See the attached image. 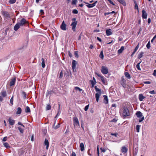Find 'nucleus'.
<instances>
[{
    "label": "nucleus",
    "instance_id": "nucleus-32",
    "mask_svg": "<svg viewBox=\"0 0 156 156\" xmlns=\"http://www.w3.org/2000/svg\"><path fill=\"white\" fill-rule=\"evenodd\" d=\"M18 130L20 131V133H23L24 132V129L22 128L21 127L19 126L18 127Z\"/></svg>",
    "mask_w": 156,
    "mask_h": 156
},
{
    "label": "nucleus",
    "instance_id": "nucleus-30",
    "mask_svg": "<svg viewBox=\"0 0 156 156\" xmlns=\"http://www.w3.org/2000/svg\"><path fill=\"white\" fill-rule=\"evenodd\" d=\"M120 3L122 4L123 5L125 6L126 5V4L124 0H117Z\"/></svg>",
    "mask_w": 156,
    "mask_h": 156
},
{
    "label": "nucleus",
    "instance_id": "nucleus-48",
    "mask_svg": "<svg viewBox=\"0 0 156 156\" xmlns=\"http://www.w3.org/2000/svg\"><path fill=\"white\" fill-rule=\"evenodd\" d=\"M134 3H135V9H137L138 10V6L135 1Z\"/></svg>",
    "mask_w": 156,
    "mask_h": 156
},
{
    "label": "nucleus",
    "instance_id": "nucleus-61",
    "mask_svg": "<svg viewBox=\"0 0 156 156\" xmlns=\"http://www.w3.org/2000/svg\"><path fill=\"white\" fill-rule=\"evenodd\" d=\"M111 135L112 136H115V137H117V133H111Z\"/></svg>",
    "mask_w": 156,
    "mask_h": 156
},
{
    "label": "nucleus",
    "instance_id": "nucleus-20",
    "mask_svg": "<svg viewBox=\"0 0 156 156\" xmlns=\"http://www.w3.org/2000/svg\"><path fill=\"white\" fill-rule=\"evenodd\" d=\"M145 97L143 96L142 94H140L139 96V99L140 101H143V99L145 98Z\"/></svg>",
    "mask_w": 156,
    "mask_h": 156
},
{
    "label": "nucleus",
    "instance_id": "nucleus-58",
    "mask_svg": "<svg viewBox=\"0 0 156 156\" xmlns=\"http://www.w3.org/2000/svg\"><path fill=\"white\" fill-rule=\"evenodd\" d=\"M108 1L109 2L113 5H115V4L111 0H108Z\"/></svg>",
    "mask_w": 156,
    "mask_h": 156
},
{
    "label": "nucleus",
    "instance_id": "nucleus-34",
    "mask_svg": "<svg viewBox=\"0 0 156 156\" xmlns=\"http://www.w3.org/2000/svg\"><path fill=\"white\" fill-rule=\"evenodd\" d=\"M144 52H141L139 55H138V58L139 59L140 58H141L143 55Z\"/></svg>",
    "mask_w": 156,
    "mask_h": 156
},
{
    "label": "nucleus",
    "instance_id": "nucleus-51",
    "mask_svg": "<svg viewBox=\"0 0 156 156\" xmlns=\"http://www.w3.org/2000/svg\"><path fill=\"white\" fill-rule=\"evenodd\" d=\"M78 52L77 51H75L74 52L75 56L76 58H78L79 57Z\"/></svg>",
    "mask_w": 156,
    "mask_h": 156
},
{
    "label": "nucleus",
    "instance_id": "nucleus-25",
    "mask_svg": "<svg viewBox=\"0 0 156 156\" xmlns=\"http://www.w3.org/2000/svg\"><path fill=\"white\" fill-rule=\"evenodd\" d=\"M125 76L128 79H130L131 78V76L130 75L129 73L127 72H126L124 73Z\"/></svg>",
    "mask_w": 156,
    "mask_h": 156
},
{
    "label": "nucleus",
    "instance_id": "nucleus-33",
    "mask_svg": "<svg viewBox=\"0 0 156 156\" xmlns=\"http://www.w3.org/2000/svg\"><path fill=\"white\" fill-rule=\"evenodd\" d=\"M100 57L102 59H103L104 58V55L103 54V51H101L100 54L99 55Z\"/></svg>",
    "mask_w": 156,
    "mask_h": 156
},
{
    "label": "nucleus",
    "instance_id": "nucleus-5",
    "mask_svg": "<svg viewBox=\"0 0 156 156\" xmlns=\"http://www.w3.org/2000/svg\"><path fill=\"white\" fill-rule=\"evenodd\" d=\"M73 121L74 125V126H80V125L78 119L76 117H74L73 118Z\"/></svg>",
    "mask_w": 156,
    "mask_h": 156
},
{
    "label": "nucleus",
    "instance_id": "nucleus-55",
    "mask_svg": "<svg viewBox=\"0 0 156 156\" xmlns=\"http://www.w3.org/2000/svg\"><path fill=\"white\" fill-rule=\"evenodd\" d=\"M40 12L41 15H43L44 14V10L42 9H41L40 11Z\"/></svg>",
    "mask_w": 156,
    "mask_h": 156
},
{
    "label": "nucleus",
    "instance_id": "nucleus-21",
    "mask_svg": "<svg viewBox=\"0 0 156 156\" xmlns=\"http://www.w3.org/2000/svg\"><path fill=\"white\" fill-rule=\"evenodd\" d=\"M137 117L140 118L142 116V113L140 111L137 112L136 114Z\"/></svg>",
    "mask_w": 156,
    "mask_h": 156
},
{
    "label": "nucleus",
    "instance_id": "nucleus-15",
    "mask_svg": "<svg viewBox=\"0 0 156 156\" xmlns=\"http://www.w3.org/2000/svg\"><path fill=\"white\" fill-rule=\"evenodd\" d=\"M21 25L19 23H17L15 26L14 27V30L16 31L20 27Z\"/></svg>",
    "mask_w": 156,
    "mask_h": 156
},
{
    "label": "nucleus",
    "instance_id": "nucleus-45",
    "mask_svg": "<svg viewBox=\"0 0 156 156\" xmlns=\"http://www.w3.org/2000/svg\"><path fill=\"white\" fill-rule=\"evenodd\" d=\"M51 106L50 105H48L46 107V109L47 110H49L51 109Z\"/></svg>",
    "mask_w": 156,
    "mask_h": 156
},
{
    "label": "nucleus",
    "instance_id": "nucleus-43",
    "mask_svg": "<svg viewBox=\"0 0 156 156\" xmlns=\"http://www.w3.org/2000/svg\"><path fill=\"white\" fill-rule=\"evenodd\" d=\"M95 88L96 90V92H99V93H101V90L98 88L96 86L95 87Z\"/></svg>",
    "mask_w": 156,
    "mask_h": 156
},
{
    "label": "nucleus",
    "instance_id": "nucleus-22",
    "mask_svg": "<svg viewBox=\"0 0 156 156\" xmlns=\"http://www.w3.org/2000/svg\"><path fill=\"white\" fill-rule=\"evenodd\" d=\"M101 93H100V94L96 93L95 94V98L96 99V100L97 102L98 101L100 97V96L101 95Z\"/></svg>",
    "mask_w": 156,
    "mask_h": 156
},
{
    "label": "nucleus",
    "instance_id": "nucleus-9",
    "mask_svg": "<svg viewBox=\"0 0 156 156\" xmlns=\"http://www.w3.org/2000/svg\"><path fill=\"white\" fill-rule=\"evenodd\" d=\"M9 124L11 126L14 125L15 123V121L12 119L11 117H9L8 119Z\"/></svg>",
    "mask_w": 156,
    "mask_h": 156
},
{
    "label": "nucleus",
    "instance_id": "nucleus-7",
    "mask_svg": "<svg viewBox=\"0 0 156 156\" xmlns=\"http://www.w3.org/2000/svg\"><path fill=\"white\" fill-rule=\"evenodd\" d=\"M126 81L124 79L123 77H122L121 78V80L120 82V83L122 86L124 87H125L126 86Z\"/></svg>",
    "mask_w": 156,
    "mask_h": 156
},
{
    "label": "nucleus",
    "instance_id": "nucleus-44",
    "mask_svg": "<svg viewBox=\"0 0 156 156\" xmlns=\"http://www.w3.org/2000/svg\"><path fill=\"white\" fill-rule=\"evenodd\" d=\"M77 2V0H73L72 2V4L73 5H76Z\"/></svg>",
    "mask_w": 156,
    "mask_h": 156
},
{
    "label": "nucleus",
    "instance_id": "nucleus-47",
    "mask_svg": "<svg viewBox=\"0 0 156 156\" xmlns=\"http://www.w3.org/2000/svg\"><path fill=\"white\" fill-rule=\"evenodd\" d=\"M146 47H147V48H148V49H149L151 46H150V41H149L148 43L147 44V45H146Z\"/></svg>",
    "mask_w": 156,
    "mask_h": 156
},
{
    "label": "nucleus",
    "instance_id": "nucleus-46",
    "mask_svg": "<svg viewBox=\"0 0 156 156\" xmlns=\"http://www.w3.org/2000/svg\"><path fill=\"white\" fill-rule=\"evenodd\" d=\"M13 97L12 96V98H11L10 99V102L11 104V105H13Z\"/></svg>",
    "mask_w": 156,
    "mask_h": 156
},
{
    "label": "nucleus",
    "instance_id": "nucleus-4",
    "mask_svg": "<svg viewBox=\"0 0 156 156\" xmlns=\"http://www.w3.org/2000/svg\"><path fill=\"white\" fill-rule=\"evenodd\" d=\"M77 63V62L75 60H73L72 63V67L73 72H76V66Z\"/></svg>",
    "mask_w": 156,
    "mask_h": 156
},
{
    "label": "nucleus",
    "instance_id": "nucleus-1",
    "mask_svg": "<svg viewBox=\"0 0 156 156\" xmlns=\"http://www.w3.org/2000/svg\"><path fill=\"white\" fill-rule=\"evenodd\" d=\"M76 18H73L72 19V20L73 22L70 25V26L72 27V29L73 31L75 30V27L77 23V21H76Z\"/></svg>",
    "mask_w": 156,
    "mask_h": 156
},
{
    "label": "nucleus",
    "instance_id": "nucleus-56",
    "mask_svg": "<svg viewBox=\"0 0 156 156\" xmlns=\"http://www.w3.org/2000/svg\"><path fill=\"white\" fill-rule=\"evenodd\" d=\"M18 125H20L23 128L25 127L24 126L23 124H22L21 122H18Z\"/></svg>",
    "mask_w": 156,
    "mask_h": 156
},
{
    "label": "nucleus",
    "instance_id": "nucleus-41",
    "mask_svg": "<svg viewBox=\"0 0 156 156\" xmlns=\"http://www.w3.org/2000/svg\"><path fill=\"white\" fill-rule=\"evenodd\" d=\"M140 128V126L139 125H137L136 126V130L137 132H139V129Z\"/></svg>",
    "mask_w": 156,
    "mask_h": 156
},
{
    "label": "nucleus",
    "instance_id": "nucleus-42",
    "mask_svg": "<svg viewBox=\"0 0 156 156\" xmlns=\"http://www.w3.org/2000/svg\"><path fill=\"white\" fill-rule=\"evenodd\" d=\"M72 13L74 14H77L78 13V11L76 9H74L72 11Z\"/></svg>",
    "mask_w": 156,
    "mask_h": 156
},
{
    "label": "nucleus",
    "instance_id": "nucleus-37",
    "mask_svg": "<svg viewBox=\"0 0 156 156\" xmlns=\"http://www.w3.org/2000/svg\"><path fill=\"white\" fill-rule=\"evenodd\" d=\"M4 146L6 148H9L10 147L8 143H5L4 144Z\"/></svg>",
    "mask_w": 156,
    "mask_h": 156
},
{
    "label": "nucleus",
    "instance_id": "nucleus-16",
    "mask_svg": "<svg viewBox=\"0 0 156 156\" xmlns=\"http://www.w3.org/2000/svg\"><path fill=\"white\" fill-rule=\"evenodd\" d=\"M106 33L107 35L109 36L112 34V30L110 29H108L106 30Z\"/></svg>",
    "mask_w": 156,
    "mask_h": 156
},
{
    "label": "nucleus",
    "instance_id": "nucleus-19",
    "mask_svg": "<svg viewBox=\"0 0 156 156\" xmlns=\"http://www.w3.org/2000/svg\"><path fill=\"white\" fill-rule=\"evenodd\" d=\"M103 97H104V101L105 104H107L108 102V99L107 96L106 95H104Z\"/></svg>",
    "mask_w": 156,
    "mask_h": 156
},
{
    "label": "nucleus",
    "instance_id": "nucleus-53",
    "mask_svg": "<svg viewBox=\"0 0 156 156\" xmlns=\"http://www.w3.org/2000/svg\"><path fill=\"white\" fill-rule=\"evenodd\" d=\"M89 105H88L85 106V107L84 108V110L85 111H87L88 110L89 108Z\"/></svg>",
    "mask_w": 156,
    "mask_h": 156
},
{
    "label": "nucleus",
    "instance_id": "nucleus-11",
    "mask_svg": "<svg viewBox=\"0 0 156 156\" xmlns=\"http://www.w3.org/2000/svg\"><path fill=\"white\" fill-rule=\"evenodd\" d=\"M44 144L45 146H46V148L47 150H48L49 145V143L48 140L46 139H45Z\"/></svg>",
    "mask_w": 156,
    "mask_h": 156
},
{
    "label": "nucleus",
    "instance_id": "nucleus-38",
    "mask_svg": "<svg viewBox=\"0 0 156 156\" xmlns=\"http://www.w3.org/2000/svg\"><path fill=\"white\" fill-rule=\"evenodd\" d=\"M75 90H78L79 91L81 92L83 90L80 88L79 87H75Z\"/></svg>",
    "mask_w": 156,
    "mask_h": 156
},
{
    "label": "nucleus",
    "instance_id": "nucleus-17",
    "mask_svg": "<svg viewBox=\"0 0 156 156\" xmlns=\"http://www.w3.org/2000/svg\"><path fill=\"white\" fill-rule=\"evenodd\" d=\"M128 151L127 148L125 146H123L122 147L121 151L122 153L125 154Z\"/></svg>",
    "mask_w": 156,
    "mask_h": 156
},
{
    "label": "nucleus",
    "instance_id": "nucleus-59",
    "mask_svg": "<svg viewBox=\"0 0 156 156\" xmlns=\"http://www.w3.org/2000/svg\"><path fill=\"white\" fill-rule=\"evenodd\" d=\"M149 93L152 94H155V93L154 90L151 91H150Z\"/></svg>",
    "mask_w": 156,
    "mask_h": 156
},
{
    "label": "nucleus",
    "instance_id": "nucleus-49",
    "mask_svg": "<svg viewBox=\"0 0 156 156\" xmlns=\"http://www.w3.org/2000/svg\"><path fill=\"white\" fill-rule=\"evenodd\" d=\"M22 94L23 97H24V98H25L27 96V94L26 93V92H25L24 91H23L22 92Z\"/></svg>",
    "mask_w": 156,
    "mask_h": 156
},
{
    "label": "nucleus",
    "instance_id": "nucleus-28",
    "mask_svg": "<svg viewBox=\"0 0 156 156\" xmlns=\"http://www.w3.org/2000/svg\"><path fill=\"white\" fill-rule=\"evenodd\" d=\"M124 49V47L123 46H122L121 47L120 49L118 51V52L119 54L121 53L123 51Z\"/></svg>",
    "mask_w": 156,
    "mask_h": 156
},
{
    "label": "nucleus",
    "instance_id": "nucleus-40",
    "mask_svg": "<svg viewBox=\"0 0 156 156\" xmlns=\"http://www.w3.org/2000/svg\"><path fill=\"white\" fill-rule=\"evenodd\" d=\"M113 13H115V12L114 11H112L111 12L105 13L104 15L105 16L107 15L111 14Z\"/></svg>",
    "mask_w": 156,
    "mask_h": 156
},
{
    "label": "nucleus",
    "instance_id": "nucleus-29",
    "mask_svg": "<svg viewBox=\"0 0 156 156\" xmlns=\"http://www.w3.org/2000/svg\"><path fill=\"white\" fill-rule=\"evenodd\" d=\"M41 60L42 61L41 63L42 67L43 68H44L45 67V65L44 58H42L41 59Z\"/></svg>",
    "mask_w": 156,
    "mask_h": 156
},
{
    "label": "nucleus",
    "instance_id": "nucleus-24",
    "mask_svg": "<svg viewBox=\"0 0 156 156\" xmlns=\"http://www.w3.org/2000/svg\"><path fill=\"white\" fill-rule=\"evenodd\" d=\"M22 112V109L20 107H18L17 109V111L16 112V114L17 115L20 114Z\"/></svg>",
    "mask_w": 156,
    "mask_h": 156
},
{
    "label": "nucleus",
    "instance_id": "nucleus-23",
    "mask_svg": "<svg viewBox=\"0 0 156 156\" xmlns=\"http://www.w3.org/2000/svg\"><path fill=\"white\" fill-rule=\"evenodd\" d=\"M55 92L52 90L48 91L46 93V96H48L49 95L52 94H53L55 93Z\"/></svg>",
    "mask_w": 156,
    "mask_h": 156
},
{
    "label": "nucleus",
    "instance_id": "nucleus-52",
    "mask_svg": "<svg viewBox=\"0 0 156 156\" xmlns=\"http://www.w3.org/2000/svg\"><path fill=\"white\" fill-rule=\"evenodd\" d=\"M91 84L92 85V87H94V85H95L96 83H95L93 82V81H91Z\"/></svg>",
    "mask_w": 156,
    "mask_h": 156
},
{
    "label": "nucleus",
    "instance_id": "nucleus-63",
    "mask_svg": "<svg viewBox=\"0 0 156 156\" xmlns=\"http://www.w3.org/2000/svg\"><path fill=\"white\" fill-rule=\"evenodd\" d=\"M100 150H101L102 152H104L106 150L105 149L102 147L101 148Z\"/></svg>",
    "mask_w": 156,
    "mask_h": 156
},
{
    "label": "nucleus",
    "instance_id": "nucleus-13",
    "mask_svg": "<svg viewBox=\"0 0 156 156\" xmlns=\"http://www.w3.org/2000/svg\"><path fill=\"white\" fill-rule=\"evenodd\" d=\"M97 2H98L97 1H96L94 3H93L92 4H90L88 3H86V4L88 5H87V6L89 8L93 7L96 5V4L97 3Z\"/></svg>",
    "mask_w": 156,
    "mask_h": 156
},
{
    "label": "nucleus",
    "instance_id": "nucleus-26",
    "mask_svg": "<svg viewBox=\"0 0 156 156\" xmlns=\"http://www.w3.org/2000/svg\"><path fill=\"white\" fill-rule=\"evenodd\" d=\"M80 150L81 151H83L84 150V145L83 143H81L80 144Z\"/></svg>",
    "mask_w": 156,
    "mask_h": 156
},
{
    "label": "nucleus",
    "instance_id": "nucleus-8",
    "mask_svg": "<svg viewBox=\"0 0 156 156\" xmlns=\"http://www.w3.org/2000/svg\"><path fill=\"white\" fill-rule=\"evenodd\" d=\"M2 14L4 17L5 18H9L10 17L9 13L7 11H3L2 12Z\"/></svg>",
    "mask_w": 156,
    "mask_h": 156
},
{
    "label": "nucleus",
    "instance_id": "nucleus-18",
    "mask_svg": "<svg viewBox=\"0 0 156 156\" xmlns=\"http://www.w3.org/2000/svg\"><path fill=\"white\" fill-rule=\"evenodd\" d=\"M101 80L102 81V82L105 85L107 84V83L106 81V79L104 77H101Z\"/></svg>",
    "mask_w": 156,
    "mask_h": 156
},
{
    "label": "nucleus",
    "instance_id": "nucleus-60",
    "mask_svg": "<svg viewBox=\"0 0 156 156\" xmlns=\"http://www.w3.org/2000/svg\"><path fill=\"white\" fill-rule=\"evenodd\" d=\"M71 156H76V154L73 151L71 155Z\"/></svg>",
    "mask_w": 156,
    "mask_h": 156
},
{
    "label": "nucleus",
    "instance_id": "nucleus-35",
    "mask_svg": "<svg viewBox=\"0 0 156 156\" xmlns=\"http://www.w3.org/2000/svg\"><path fill=\"white\" fill-rule=\"evenodd\" d=\"M1 95L3 97H5L7 95L6 92L5 91L2 92Z\"/></svg>",
    "mask_w": 156,
    "mask_h": 156
},
{
    "label": "nucleus",
    "instance_id": "nucleus-2",
    "mask_svg": "<svg viewBox=\"0 0 156 156\" xmlns=\"http://www.w3.org/2000/svg\"><path fill=\"white\" fill-rule=\"evenodd\" d=\"M123 109L122 113L123 116L125 117L129 116L130 115V113L128 108L126 107H124Z\"/></svg>",
    "mask_w": 156,
    "mask_h": 156
},
{
    "label": "nucleus",
    "instance_id": "nucleus-62",
    "mask_svg": "<svg viewBox=\"0 0 156 156\" xmlns=\"http://www.w3.org/2000/svg\"><path fill=\"white\" fill-rule=\"evenodd\" d=\"M144 119V117H143L142 118H141L140 119H139V122H141Z\"/></svg>",
    "mask_w": 156,
    "mask_h": 156
},
{
    "label": "nucleus",
    "instance_id": "nucleus-50",
    "mask_svg": "<svg viewBox=\"0 0 156 156\" xmlns=\"http://www.w3.org/2000/svg\"><path fill=\"white\" fill-rule=\"evenodd\" d=\"M16 2V0H10L9 1V3L11 4L15 3Z\"/></svg>",
    "mask_w": 156,
    "mask_h": 156
},
{
    "label": "nucleus",
    "instance_id": "nucleus-64",
    "mask_svg": "<svg viewBox=\"0 0 156 156\" xmlns=\"http://www.w3.org/2000/svg\"><path fill=\"white\" fill-rule=\"evenodd\" d=\"M144 83L145 84H150L151 83V82L149 81L144 82Z\"/></svg>",
    "mask_w": 156,
    "mask_h": 156
},
{
    "label": "nucleus",
    "instance_id": "nucleus-39",
    "mask_svg": "<svg viewBox=\"0 0 156 156\" xmlns=\"http://www.w3.org/2000/svg\"><path fill=\"white\" fill-rule=\"evenodd\" d=\"M141 61L139 63H138L136 65V67L137 68V69L139 70H141V69L140 68V63H141Z\"/></svg>",
    "mask_w": 156,
    "mask_h": 156
},
{
    "label": "nucleus",
    "instance_id": "nucleus-54",
    "mask_svg": "<svg viewBox=\"0 0 156 156\" xmlns=\"http://www.w3.org/2000/svg\"><path fill=\"white\" fill-rule=\"evenodd\" d=\"M63 73H62V71L60 73L59 78H62L63 76Z\"/></svg>",
    "mask_w": 156,
    "mask_h": 156
},
{
    "label": "nucleus",
    "instance_id": "nucleus-36",
    "mask_svg": "<svg viewBox=\"0 0 156 156\" xmlns=\"http://www.w3.org/2000/svg\"><path fill=\"white\" fill-rule=\"evenodd\" d=\"M139 44H138V45H137V46L136 47V48H135L134 49V51H133V54L131 55V56L133 54H134L136 52V51L138 49V48H139Z\"/></svg>",
    "mask_w": 156,
    "mask_h": 156
},
{
    "label": "nucleus",
    "instance_id": "nucleus-3",
    "mask_svg": "<svg viewBox=\"0 0 156 156\" xmlns=\"http://www.w3.org/2000/svg\"><path fill=\"white\" fill-rule=\"evenodd\" d=\"M101 71L104 74H107L108 72L107 67L105 66H103L101 68Z\"/></svg>",
    "mask_w": 156,
    "mask_h": 156
},
{
    "label": "nucleus",
    "instance_id": "nucleus-14",
    "mask_svg": "<svg viewBox=\"0 0 156 156\" xmlns=\"http://www.w3.org/2000/svg\"><path fill=\"white\" fill-rule=\"evenodd\" d=\"M16 81V78H13L12 79L10 82V86H12L14 85L15 84V83Z\"/></svg>",
    "mask_w": 156,
    "mask_h": 156
},
{
    "label": "nucleus",
    "instance_id": "nucleus-12",
    "mask_svg": "<svg viewBox=\"0 0 156 156\" xmlns=\"http://www.w3.org/2000/svg\"><path fill=\"white\" fill-rule=\"evenodd\" d=\"M142 17L144 19H146L147 17V14L146 12L145 11L143 10L142 11Z\"/></svg>",
    "mask_w": 156,
    "mask_h": 156
},
{
    "label": "nucleus",
    "instance_id": "nucleus-57",
    "mask_svg": "<svg viewBox=\"0 0 156 156\" xmlns=\"http://www.w3.org/2000/svg\"><path fill=\"white\" fill-rule=\"evenodd\" d=\"M7 136H5V137H4L3 138V139H2V141H3V142H5V141L7 140Z\"/></svg>",
    "mask_w": 156,
    "mask_h": 156
},
{
    "label": "nucleus",
    "instance_id": "nucleus-31",
    "mask_svg": "<svg viewBox=\"0 0 156 156\" xmlns=\"http://www.w3.org/2000/svg\"><path fill=\"white\" fill-rule=\"evenodd\" d=\"M25 112L26 113H29L30 112V108L28 106H27L26 107L25 109Z\"/></svg>",
    "mask_w": 156,
    "mask_h": 156
},
{
    "label": "nucleus",
    "instance_id": "nucleus-27",
    "mask_svg": "<svg viewBox=\"0 0 156 156\" xmlns=\"http://www.w3.org/2000/svg\"><path fill=\"white\" fill-rule=\"evenodd\" d=\"M56 123V121H55L54 124L53 126V127H54V129H57L60 126V123H58L57 125L55 126V123Z\"/></svg>",
    "mask_w": 156,
    "mask_h": 156
},
{
    "label": "nucleus",
    "instance_id": "nucleus-6",
    "mask_svg": "<svg viewBox=\"0 0 156 156\" xmlns=\"http://www.w3.org/2000/svg\"><path fill=\"white\" fill-rule=\"evenodd\" d=\"M21 26H23L25 25L26 24L28 23V21H27L25 19L22 18L19 23Z\"/></svg>",
    "mask_w": 156,
    "mask_h": 156
},
{
    "label": "nucleus",
    "instance_id": "nucleus-10",
    "mask_svg": "<svg viewBox=\"0 0 156 156\" xmlns=\"http://www.w3.org/2000/svg\"><path fill=\"white\" fill-rule=\"evenodd\" d=\"M66 24H65L64 21H63L60 26L62 30H66Z\"/></svg>",
    "mask_w": 156,
    "mask_h": 156
}]
</instances>
